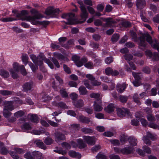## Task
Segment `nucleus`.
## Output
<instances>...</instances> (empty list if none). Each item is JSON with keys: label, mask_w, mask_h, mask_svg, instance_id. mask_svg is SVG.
Instances as JSON below:
<instances>
[{"label": "nucleus", "mask_w": 159, "mask_h": 159, "mask_svg": "<svg viewBox=\"0 0 159 159\" xmlns=\"http://www.w3.org/2000/svg\"><path fill=\"white\" fill-rule=\"evenodd\" d=\"M53 140L50 137L46 138L44 140V142L47 145H50L53 143Z\"/></svg>", "instance_id": "nucleus-43"}, {"label": "nucleus", "mask_w": 159, "mask_h": 159, "mask_svg": "<svg viewBox=\"0 0 159 159\" xmlns=\"http://www.w3.org/2000/svg\"><path fill=\"white\" fill-rule=\"evenodd\" d=\"M31 13H34L33 16H29L26 18L25 19L27 20L31 21V23L34 25L40 24L43 25L44 27L48 25L49 22L48 21H43L39 22L36 20L39 19L42 17V16L37 12V11L35 10H32L31 11Z\"/></svg>", "instance_id": "nucleus-2"}, {"label": "nucleus", "mask_w": 159, "mask_h": 159, "mask_svg": "<svg viewBox=\"0 0 159 159\" xmlns=\"http://www.w3.org/2000/svg\"><path fill=\"white\" fill-rule=\"evenodd\" d=\"M140 40L139 45L140 46L145 47L146 45V43L145 39H146L147 41L151 44V46L154 49H156L159 52V43L156 39L153 40L151 37L148 33L143 34L139 38Z\"/></svg>", "instance_id": "nucleus-1"}, {"label": "nucleus", "mask_w": 159, "mask_h": 159, "mask_svg": "<svg viewBox=\"0 0 159 159\" xmlns=\"http://www.w3.org/2000/svg\"><path fill=\"white\" fill-rule=\"evenodd\" d=\"M81 10L80 16L81 18L80 21H79L78 23H82L84 22L88 18L89 13L87 11L86 8H82Z\"/></svg>", "instance_id": "nucleus-8"}, {"label": "nucleus", "mask_w": 159, "mask_h": 159, "mask_svg": "<svg viewBox=\"0 0 159 159\" xmlns=\"http://www.w3.org/2000/svg\"><path fill=\"white\" fill-rule=\"evenodd\" d=\"M75 15L73 13L63 14L61 17L67 20V22H65L66 24L73 25L75 23Z\"/></svg>", "instance_id": "nucleus-5"}, {"label": "nucleus", "mask_w": 159, "mask_h": 159, "mask_svg": "<svg viewBox=\"0 0 159 159\" xmlns=\"http://www.w3.org/2000/svg\"><path fill=\"white\" fill-rule=\"evenodd\" d=\"M9 111V110L3 109V115L7 119H8L12 115V113Z\"/></svg>", "instance_id": "nucleus-29"}, {"label": "nucleus", "mask_w": 159, "mask_h": 159, "mask_svg": "<svg viewBox=\"0 0 159 159\" xmlns=\"http://www.w3.org/2000/svg\"><path fill=\"white\" fill-rule=\"evenodd\" d=\"M147 118L149 121H154L156 120L155 117L151 114L147 115Z\"/></svg>", "instance_id": "nucleus-54"}, {"label": "nucleus", "mask_w": 159, "mask_h": 159, "mask_svg": "<svg viewBox=\"0 0 159 159\" xmlns=\"http://www.w3.org/2000/svg\"><path fill=\"white\" fill-rule=\"evenodd\" d=\"M73 103V105L78 108L82 107L84 105V102L81 99L77 101H74Z\"/></svg>", "instance_id": "nucleus-21"}, {"label": "nucleus", "mask_w": 159, "mask_h": 159, "mask_svg": "<svg viewBox=\"0 0 159 159\" xmlns=\"http://www.w3.org/2000/svg\"><path fill=\"white\" fill-rule=\"evenodd\" d=\"M128 97L127 96L121 95L119 97V100L122 103H125L128 99Z\"/></svg>", "instance_id": "nucleus-40"}, {"label": "nucleus", "mask_w": 159, "mask_h": 159, "mask_svg": "<svg viewBox=\"0 0 159 159\" xmlns=\"http://www.w3.org/2000/svg\"><path fill=\"white\" fill-rule=\"evenodd\" d=\"M79 119L80 121L84 123L88 124L90 122V120L88 118L83 116H80Z\"/></svg>", "instance_id": "nucleus-32"}, {"label": "nucleus", "mask_w": 159, "mask_h": 159, "mask_svg": "<svg viewBox=\"0 0 159 159\" xmlns=\"http://www.w3.org/2000/svg\"><path fill=\"white\" fill-rule=\"evenodd\" d=\"M29 117L31 121L33 122L37 123L38 122V117L35 115L30 114Z\"/></svg>", "instance_id": "nucleus-27"}, {"label": "nucleus", "mask_w": 159, "mask_h": 159, "mask_svg": "<svg viewBox=\"0 0 159 159\" xmlns=\"http://www.w3.org/2000/svg\"><path fill=\"white\" fill-rule=\"evenodd\" d=\"M16 99L13 101H5L4 102L5 106L4 107L3 109L9 110L11 111L14 109V106L13 105L15 102H16L17 104H22L21 101L17 98H15Z\"/></svg>", "instance_id": "nucleus-3"}, {"label": "nucleus", "mask_w": 159, "mask_h": 159, "mask_svg": "<svg viewBox=\"0 0 159 159\" xmlns=\"http://www.w3.org/2000/svg\"><path fill=\"white\" fill-rule=\"evenodd\" d=\"M16 20V19H14L11 17L2 18L0 19V20L4 22L11 21Z\"/></svg>", "instance_id": "nucleus-42"}, {"label": "nucleus", "mask_w": 159, "mask_h": 159, "mask_svg": "<svg viewBox=\"0 0 159 159\" xmlns=\"http://www.w3.org/2000/svg\"><path fill=\"white\" fill-rule=\"evenodd\" d=\"M48 123L50 124V125L54 127H57L58 126L59 124L55 122L50 120H48Z\"/></svg>", "instance_id": "nucleus-61"}, {"label": "nucleus", "mask_w": 159, "mask_h": 159, "mask_svg": "<svg viewBox=\"0 0 159 159\" xmlns=\"http://www.w3.org/2000/svg\"><path fill=\"white\" fill-rule=\"evenodd\" d=\"M130 34L132 37V39H133L134 41H137V36L136 33L133 31H130Z\"/></svg>", "instance_id": "nucleus-57"}, {"label": "nucleus", "mask_w": 159, "mask_h": 159, "mask_svg": "<svg viewBox=\"0 0 159 159\" xmlns=\"http://www.w3.org/2000/svg\"><path fill=\"white\" fill-rule=\"evenodd\" d=\"M87 8L90 14L93 15L95 13V11L92 7L90 6H87Z\"/></svg>", "instance_id": "nucleus-64"}, {"label": "nucleus", "mask_w": 159, "mask_h": 159, "mask_svg": "<svg viewBox=\"0 0 159 159\" xmlns=\"http://www.w3.org/2000/svg\"><path fill=\"white\" fill-rule=\"evenodd\" d=\"M51 97L47 94L44 95L42 98V101L44 102L49 101L51 100Z\"/></svg>", "instance_id": "nucleus-47"}, {"label": "nucleus", "mask_w": 159, "mask_h": 159, "mask_svg": "<svg viewBox=\"0 0 159 159\" xmlns=\"http://www.w3.org/2000/svg\"><path fill=\"white\" fill-rule=\"evenodd\" d=\"M20 70L21 73L23 75H25L26 74V71L25 67L23 65H21L20 66Z\"/></svg>", "instance_id": "nucleus-63"}, {"label": "nucleus", "mask_w": 159, "mask_h": 159, "mask_svg": "<svg viewBox=\"0 0 159 159\" xmlns=\"http://www.w3.org/2000/svg\"><path fill=\"white\" fill-rule=\"evenodd\" d=\"M77 142L80 148H82L86 146V144L81 139H78Z\"/></svg>", "instance_id": "nucleus-31"}, {"label": "nucleus", "mask_w": 159, "mask_h": 159, "mask_svg": "<svg viewBox=\"0 0 159 159\" xmlns=\"http://www.w3.org/2000/svg\"><path fill=\"white\" fill-rule=\"evenodd\" d=\"M69 155L70 156L73 157H77L80 158L81 154L78 152H76L74 151H70L69 152Z\"/></svg>", "instance_id": "nucleus-26"}, {"label": "nucleus", "mask_w": 159, "mask_h": 159, "mask_svg": "<svg viewBox=\"0 0 159 159\" xmlns=\"http://www.w3.org/2000/svg\"><path fill=\"white\" fill-rule=\"evenodd\" d=\"M54 134L55 140L57 142L59 141L60 140H64L66 139L64 134L59 132H55Z\"/></svg>", "instance_id": "nucleus-11"}, {"label": "nucleus", "mask_w": 159, "mask_h": 159, "mask_svg": "<svg viewBox=\"0 0 159 159\" xmlns=\"http://www.w3.org/2000/svg\"><path fill=\"white\" fill-rule=\"evenodd\" d=\"M115 107V105L114 104L111 103L105 108L104 110L106 112L110 113L114 111Z\"/></svg>", "instance_id": "nucleus-15"}, {"label": "nucleus", "mask_w": 159, "mask_h": 159, "mask_svg": "<svg viewBox=\"0 0 159 159\" xmlns=\"http://www.w3.org/2000/svg\"><path fill=\"white\" fill-rule=\"evenodd\" d=\"M25 114V112L22 110L16 112L14 114V116L16 118H19L21 117Z\"/></svg>", "instance_id": "nucleus-36"}, {"label": "nucleus", "mask_w": 159, "mask_h": 159, "mask_svg": "<svg viewBox=\"0 0 159 159\" xmlns=\"http://www.w3.org/2000/svg\"><path fill=\"white\" fill-rule=\"evenodd\" d=\"M22 129L24 130H29L32 129L31 125L27 123H25L23 124L21 126Z\"/></svg>", "instance_id": "nucleus-33"}, {"label": "nucleus", "mask_w": 159, "mask_h": 159, "mask_svg": "<svg viewBox=\"0 0 159 159\" xmlns=\"http://www.w3.org/2000/svg\"><path fill=\"white\" fill-rule=\"evenodd\" d=\"M152 60L153 61H157L159 60V55L158 52H154L152 57Z\"/></svg>", "instance_id": "nucleus-44"}, {"label": "nucleus", "mask_w": 159, "mask_h": 159, "mask_svg": "<svg viewBox=\"0 0 159 159\" xmlns=\"http://www.w3.org/2000/svg\"><path fill=\"white\" fill-rule=\"evenodd\" d=\"M72 59L74 61L76 65L78 67H80L83 66V64L88 61L87 58L85 57H83L80 60L79 56L76 55L72 56Z\"/></svg>", "instance_id": "nucleus-4"}, {"label": "nucleus", "mask_w": 159, "mask_h": 159, "mask_svg": "<svg viewBox=\"0 0 159 159\" xmlns=\"http://www.w3.org/2000/svg\"><path fill=\"white\" fill-rule=\"evenodd\" d=\"M90 97L91 98L96 99V100L101 99L100 94L98 93H93L90 94Z\"/></svg>", "instance_id": "nucleus-38"}, {"label": "nucleus", "mask_w": 159, "mask_h": 159, "mask_svg": "<svg viewBox=\"0 0 159 159\" xmlns=\"http://www.w3.org/2000/svg\"><path fill=\"white\" fill-rule=\"evenodd\" d=\"M93 107L95 111H101L103 109L102 99L96 100L94 102Z\"/></svg>", "instance_id": "nucleus-7"}, {"label": "nucleus", "mask_w": 159, "mask_h": 159, "mask_svg": "<svg viewBox=\"0 0 159 159\" xmlns=\"http://www.w3.org/2000/svg\"><path fill=\"white\" fill-rule=\"evenodd\" d=\"M117 116L120 117H123L126 116H131V114L129 110L125 108H117L116 109Z\"/></svg>", "instance_id": "nucleus-6"}, {"label": "nucleus", "mask_w": 159, "mask_h": 159, "mask_svg": "<svg viewBox=\"0 0 159 159\" xmlns=\"http://www.w3.org/2000/svg\"><path fill=\"white\" fill-rule=\"evenodd\" d=\"M30 57L35 64H39V61L38 58L34 54H31L30 55ZM40 61H41L40 60Z\"/></svg>", "instance_id": "nucleus-35"}, {"label": "nucleus", "mask_w": 159, "mask_h": 159, "mask_svg": "<svg viewBox=\"0 0 159 159\" xmlns=\"http://www.w3.org/2000/svg\"><path fill=\"white\" fill-rule=\"evenodd\" d=\"M84 66L86 68L89 69H92L94 66L93 62H91L86 63L84 65Z\"/></svg>", "instance_id": "nucleus-50"}, {"label": "nucleus", "mask_w": 159, "mask_h": 159, "mask_svg": "<svg viewBox=\"0 0 159 159\" xmlns=\"http://www.w3.org/2000/svg\"><path fill=\"white\" fill-rule=\"evenodd\" d=\"M28 14V11L26 10H22L21 11L20 13H17L16 15V16L20 18V19L22 20H26L25 19L26 18L29 16H27L26 15ZM30 21V20H29Z\"/></svg>", "instance_id": "nucleus-12"}, {"label": "nucleus", "mask_w": 159, "mask_h": 159, "mask_svg": "<svg viewBox=\"0 0 159 159\" xmlns=\"http://www.w3.org/2000/svg\"><path fill=\"white\" fill-rule=\"evenodd\" d=\"M132 74L136 80L138 81L140 79L141 77L139 73L132 72Z\"/></svg>", "instance_id": "nucleus-52"}, {"label": "nucleus", "mask_w": 159, "mask_h": 159, "mask_svg": "<svg viewBox=\"0 0 159 159\" xmlns=\"http://www.w3.org/2000/svg\"><path fill=\"white\" fill-rule=\"evenodd\" d=\"M119 38V35L118 34H114L111 37L112 42H116Z\"/></svg>", "instance_id": "nucleus-48"}, {"label": "nucleus", "mask_w": 159, "mask_h": 159, "mask_svg": "<svg viewBox=\"0 0 159 159\" xmlns=\"http://www.w3.org/2000/svg\"><path fill=\"white\" fill-rule=\"evenodd\" d=\"M81 131L85 134L91 133L93 132V130L91 129L84 128L81 129Z\"/></svg>", "instance_id": "nucleus-49"}, {"label": "nucleus", "mask_w": 159, "mask_h": 159, "mask_svg": "<svg viewBox=\"0 0 159 159\" xmlns=\"http://www.w3.org/2000/svg\"><path fill=\"white\" fill-rule=\"evenodd\" d=\"M34 143L37 146L43 149H45L46 148V146L44 145L43 142L40 140H37L34 141Z\"/></svg>", "instance_id": "nucleus-22"}, {"label": "nucleus", "mask_w": 159, "mask_h": 159, "mask_svg": "<svg viewBox=\"0 0 159 159\" xmlns=\"http://www.w3.org/2000/svg\"><path fill=\"white\" fill-rule=\"evenodd\" d=\"M14 92L8 90H0V94L4 96H9L13 95Z\"/></svg>", "instance_id": "nucleus-24"}, {"label": "nucleus", "mask_w": 159, "mask_h": 159, "mask_svg": "<svg viewBox=\"0 0 159 159\" xmlns=\"http://www.w3.org/2000/svg\"><path fill=\"white\" fill-rule=\"evenodd\" d=\"M128 140L129 143L132 146H135L137 144V140L133 136L129 137L128 139Z\"/></svg>", "instance_id": "nucleus-25"}, {"label": "nucleus", "mask_w": 159, "mask_h": 159, "mask_svg": "<svg viewBox=\"0 0 159 159\" xmlns=\"http://www.w3.org/2000/svg\"><path fill=\"white\" fill-rule=\"evenodd\" d=\"M134 101L138 105L141 104L139 101L140 98L139 97L138 94L137 93H134L133 97Z\"/></svg>", "instance_id": "nucleus-37"}, {"label": "nucleus", "mask_w": 159, "mask_h": 159, "mask_svg": "<svg viewBox=\"0 0 159 159\" xmlns=\"http://www.w3.org/2000/svg\"><path fill=\"white\" fill-rule=\"evenodd\" d=\"M125 59L128 61H130L132 60L133 56L130 54H126L124 56Z\"/></svg>", "instance_id": "nucleus-59"}, {"label": "nucleus", "mask_w": 159, "mask_h": 159, "mask_svg": "<svg viewBox=\"0 0 159 159\" xmlns=\"http://www.w3.org/2000/svg\"><path fill=\"white\" fill-rule=\"evenodd\" d=\"M80 93L82 95H85L87 94L88 91L86 88L84 86H81L79 88Z\"/></svg>", "instance_id": "nucleus-34"}, {"label": "nucleus", "mask_w": 159, "mask_h": 159, "mask_svg": "<svg viewBox=\"0 0 159 159\" xmlns=\"http://www.w3.org/2000/svg\"><path fill=\"white\" fill-rule=\"evenodd\" d=\"M112 69L110 67H108L106 68L105 70V74L108 75H111V73L112 72Z\"/></svg>", "instance_id": "nucleus-51"}, {"label": "nucleus", "mask_w": 159, "mask_h": 159, "mask_svg": "<svg viewBox=\"0 0 159 159\" xmlns=\"http://www.w3.org/2000/svg\"><path fill=\"white\" fill-rule=\"evenodd\" d=\"M126 86V84L125 83L122 84H118L116 86L117 90L120 93H122L125 91Z\"/></svg>", "instance_id": "nucleus-16"}, {"label": "nucleus", "mask_w": 159, "mask_h": 159, "mask_svg": "<svg viewBox=\"0 0 159 159\" xmlns=\"http://www.w3.org/2000/svg\"><path fill=\"white\" fill-rule=\"evenodd\" d=\"M146 3L145 0H137L136 3L137 7L140 9H142L145 6Z\"/></svg>", "instance_id": "nucleus-19"}, {"label": "nucleus", "mask_w": 159, "mask_h": 159, "mask_svg": "<svg viewBox=\"0 0 159 159\" xmlns=\"http://www.w3.org/2000/svg\"><path fill=\"white\" fill-rule=\"evenodd\" d=\"M83 82L84 84L87 89H93L92 86L90 84L89 81L87 80H84Z\"/></svg>", "instance_id": "nucleus-41"}, {"label": "nucleus", "mask_w": 159, "mask_h": 159, "mask_svg": "<svg viewBox=\"0 0 159 159\" xmlns=\"http://www.w3.org/2000/svg\"><path fill=\"white\" fill-rule=\"evenodd\" d=\"M143 140L146 144L148 145H150L151 143V141L147 137L144 136L143 137Z\"/></svg>", "instance_id": "nucleus-56"}, {"label": "nucleus", "mask_w": 159, "mask_h": 159, "mask_svg": "<svg viewBox=\"0 0 159 159\" xmlns=\"http://www.w3.org/2000/svg\"><path fill=\"white\" fill-rule=\"evenodd\" d=\"M51 60L56 66L57 68H59L60 67V66L59 64L57 59H56L55 57H52L51 58Z\"/></svg>", "instance_id": "nucleus-53"}, {"label": "nucleus", "mask_w": 159, "mask_h": 159, "mask_svg": "<svg viewBox=\"0 0 159 159\" xmlns=\"http://www.w3.org/2000/svg\"><path fill=\"white\" fill-rule=\"evenodd\" d=\"M60 93L62 97L66 98L68 97V94L66 91L65 89H62L60 91Z\"/></svg>", "instance_id": "nucleus-39"}, {"label": "nucleus", "mask_w": 159, "mask_h": 159, "mask_svg": "<svg viewBox=\"0 0 159 159\" xmlns=\"http://www.w3.org/2000/svg\"><path fill=\"white\" fill-rule=\"evenodd\" d=\"M133 148L131 147H125L122 148V154H129L133 152Z\"/></svg>", "instance_id": "nucleus-20"}, {"label": "nucleus", "mask_w": 159, "mask_h": 159, "mask_svg": "<svg viewBox=\"0 0 159 159\" xmlns=\"http://www.w3.org/2000/svg\"><path fill=\"white\" fill-rule=\"evenodd\" d=\"M60 10L59 9H54L53 7L48 8L45 11V14L48 15H56L59 13Z\"/></svg>", "instance_id": "nucleus-9"}, {"label": "nucleus", "mask_w": 159, "mask_h": 159, "mask_svg": "<svg viewBox=\"0 0 159 159\" xmlns=\"http://www.w3.org/2000/svg\"><path fill=\"white\" fill-rule=\"evenodd\" d=\"M9 71L11 74L12 77L14 79H16V78L18 76V74L17 73V72H16L13 69H11Z\"/></svg>", "instance_id": "nucleus-46"}, {"label": "nucleus", "mask_w": 159, "mask_h": 159, "mask_svg": "<svg viewBox=\"0 0 159 159\" xmlns=\"http://www.w3.org/2000/svg\"><path fill=\"white\" fill-rule=\"evenodd\" d=\"M10 154L13 159H20V158L16 154V153L14 152H10Z\"/></svg>", "instance_id": "nucleus-62"}, {"label": "nucleus", "mask_w": 159, "mask_h": 159, "mask_svg": "<svg viewBox=\"0 0 159 159\" xmlns=\"http://www.w3.org/2000/svg\"><path fill=\"white\" fill-rule=\"evenodd\" d=\"M121 24L123 26L126 28L130 27L131 26V23L128 21H123Z\"/></svg>", "instance_id": "nucleus-55"}, {"label": "nucleus", "mask_w": 159, "mask_h": 159, "mask_svg": "<svg viewBox=\"0 0 159 159\" xmlns=\"http://www.w3.org/2000/svg\"><path fill=\"white\" fill-rule=\"evenodd\" d=\"M0 75L4 78L8 77L9 76V72L4 69L1 70H0Z\"/></svg>", "instance_id": "nucleus-30"}, {"label": "nucleus", "mask_w": 159, "mask_h": 159, "mask_svg": "<svg viewBox=\"0 0 159 159\" xmlns=\"http://www.w3.org/2000/svg\"><path fill=\"white\" fill-rule=\"evenodd\" d=\"M21 59L23 63L26 66L29 62V57L26 54H22L21 57Z\"/></svg>", "instance_id": "nucleus-28"}, {"label": "nucleus", "mask_w": 159, "mask_h": 159, "mask_svg": "<svg viewBox=\"0 0 159 159\" xmlns=\"http://www.w3.org/2000/svg\"><path fill=\"white\" fill-rule=\"evenodd\" d=\"M142 71L144 73L148 74H149L151 72L150 68L148 66L144 67L142 69Z\"/></svg>", "instance_id": "nucleus-58"}, {"label": "nucleus", "mask_w": 159, "mask_h": 159, "mask_svg": "<svg viewBox=\"0 0 159 159\" xmlns=\"http://www.w3.org/2000/svg\"><path fill=\"white\" fill-rule=\"evenodd\" d=\"M43 64L42 61H40L39 64L34 65L30 61L29 62V65L33 72H35L38 69V65H41Z\"/></svg>", "instance_id": "nucleus-17"}, {"label": "nucleus", "mask_w": 159, "mask_h": 159, "mask_svg": "<svg viewBox=\"0 0 159 159\" xmlns=\"http://www.w3.org/2000/svg\"><path fill=\"white\" fill-rule=\"evenodd\" d=\"M84 139L87 143L90 145H93L95 143V138L94 137L84 136L83 137Z\"/></svg>", "instance_id": "nucleus-10"}, {"label": "nucleus", "mask_w": 159, "mask_h": 159, "mask_svg": "<svg viewBox=\"0 0 159 159\" xmlns=\"http://www.w3.org/2000/svg\"><path fill=\"white\" fill-rule=\"evenodd\" d=\"M105 20L106 21V23L105 24V27H106L111 26L115 22L111 18H106Z\"/></svg>", "instance_id": "nucleus-23"}, {"label": "nucleus", "mask_w": 159, "mask_h": 159, "mask_svg": "<svg viewBox=\"0 0 159 159\" xmlns=\"http://www.w3.org/2000/svg\"><path fill=\"white\" fill-rule=\"evenodd\" d=\"M96 158L98 159H107L105 155L100 153L98 154L96 156Z\"/></svg>", "instance_id": "nucleus-60"}, {"label": "nucleus", "mask_w": 159, "mask_h": 159, "mask_svg": "<svg viewBox=\"0 0 159 159\" xmlns=\"http://www.w3.org/2000/svg\"><path fill=\"white\" fill-rule=\"evenodd\" d=\"M53 54L56 58L59 60L66 61H69V59L66 57L64 56L61 53L55 52L53 53Z\"/></svg>", "instance_id": "nucleus-13"}, {"label": "nucleus", "mask_w": 159, "mask_h": 159, "mask_svg": "<svg viewBox=\"0 0 159 159\" xmlns=\"http://www.w3.org/2000/svg\"><path fill=\"white\" fill-rule=\"evenodd\" d=\"M19 64L17 62H14L13 65V70L16 72H18L20 70V66Z\"/></svg>", "instance_id": "nucleus-45"}, {"label": "nucleus", "mask_w": 159, "mask_h": 159, "mask_svg": "<svg viewBox=\"0 0 159 159\" xmlns=\"http://www.w3.org/2000/svg\"><path fill=\"white\" fill-rule=\"evenodd\" d=\"M52 104L54 106L58 107H60L62 108H67V106L65 103L62 102H56L54 101L52 102Z\"/></svg>", "instance_id": "nucleus-18"}, {"label": "nucleus", "mask_w": 159, "mask_h": 159, "mask_svg": "<svg viewBox=\"0 0 159 159\" xmlns=\"http://www.w3.org/2000/svg\"><path fill=\"white\" fill-rule=\"evenodd\" d=\"M33 84L32 82L25 83L23 86V90L24 91L27 92L31 90L33 88Z\"/></svg>", "instance_id": "nucleus-14"}]
</instances>
